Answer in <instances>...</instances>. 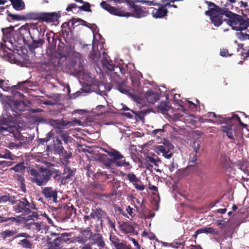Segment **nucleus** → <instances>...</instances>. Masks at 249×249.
Listing matches in <instances>:
<instances>
[{"instance_id":"6e6d98bb","label":"nucleus","mask_w":249,"mask_h":249,"mask_svg":"<svg viewBox=\"0 0 249 249\" xmlns=\"http://www.w3.org/2000/svg\"><path fill=\"white\" fill-rule=\"evenodd\" d=\"M134 113L137 118H138L140 120H143L144 119V113L142 111L135 112L132 111Z\"/></svg>"},{"instance_id":"4d7b16f0","label":"nucleus","mask_w":249,"mask_h":249,"mask_svg":"<svg viewBox=\"0 0 249 249\" xmlns=\"http://www.w3.org/2000/svg\"><path fill=\"white\" fill-rule=\"evenodd\" d=\"M49 123L51 125L59 126L60 120L51 119L49 120Z\"/></svg>"},{"instance_id":"c03bdc74","label":"nucleus","mask_w":249,"mask_h":249,"mask_svg":"<svg viewBox=\"0 0 249 249\" xmlns=\"http://www.w3.org/2000/svg\"><path fill=\"white\" fill-rule=\"evenodd\" d=\"M70 21L68 22H64L61 25L62 30L63 33L66 32L68 33L69 32H71V29L70 27Z\"/></svg>"},{"instance_id":"a878e982","label":"nucleus","mask_w":249,"mask_h":249,"mask_svg":"<svg viewBox=\"0 0 249 249\" xmlns=\"http://www.w3.org/2000/svg\"><path fill=\"white\" fill-rule=\"evenodd\" d=\"M105 215L106 213L100 208L92 209L90 213L91 218L94 219L96 218L98 220H101Z\"/></svg>"},{"instance_id":"2eb2a0df","label":"nucleus","mask_w":249,"mask_h":249,"mask_svg":"<svg viewBox=\"0 0 249 249\" xmlns=\"http://www.w3.org/2000/svg\"><path fill=\"white\" fill-rule=\"evenodd\" d=\"M45 31V26H37L36 24L32 25L30 31L31 39L43 37Z\"/></svg>"},{"instance_id":"13d9d810","label":"nucleus","mask_w":249,"mask_h":249,"mask_svg":"<svg viewBox=\"0 0 249 249\" xmlns=\"http://www.w3.org/2000/svg\"><path fill=\"white\" fill-rule=\"evenodd\" d=\"M51 135L52 133L49 132L47 134L48 137L47 138L43 139H39L38 141L41 144H43L45 142H47L50 140V138L51 137Z\"/></svg>"},{"instance_id":"6ab92c4d","label":"nucleus","mask_w":249,"mask_h":249,"mask_svg":"<svg viewBox=\"0 0 249 249\" xmlns=\"http://www.w3.org/2000/svg\"><path fill=\"white\" fill-rule=\"evenodd\" d=\"M37 38L38 39H36V38L31 39L32 41L30 40V41L28 42V44L26 45L30 51L31 52L34 51L35 50L36 48L42 47L45 43L44 37H39Z\"/></svg>"},{"instance_id":"680f3d73","label":"nucleus","mask_w":249,"mask_h":249,"mask_svg":"<svg viewBox=\"0 0 249 249\" xmlns=\"http://www.w3.org/2000/svg\"><path fill=\"white\" fill-rule=\"evenodd\" d=\"M78 8V6L75 4V3H71L68 5L67 7L66 8V11L68 12L71 11L73 9Z\"/></svg>"},{"instance_id":"7ed1b4c3","label":"nucleus","mask_w":249,"mask_h":249,"mask_svg":"<svg viewBox=\"0 0 249 249\" xmlns=\"http://www.w3.org/2000/svg\"><path fill=\"white\" fill-rule=\"evenodd\" d=\"M2 41L1 42V58L11 63H15V57L14 54L12 44L11 37L13 35L14 27L2 28Z\"/></svg>"},{"instance_id":"bf43d9fd","label":"nucleus","mask_w":249,"mask_h":249,"mask_svg":"<svg viewBox=\"0 0 249 249\" xmlns=\"http://www.w3.org/2000/svg\"><path fill=\"white\" fill-rule=\"evenodd\" d=\"M46 36L47 37V40L49 44L50 45H52L54 40L53 37L52 36L51 34L50 33H47Z\"/></svg>"},{"instance_id":"5fc2aeb1","label":"nucleus","mask_w":249,"mask_h":249,"mask_svg":"<svg viewBox=\"0 0 249 249\" xmlns=\"http://www.w3.org/2000/svg\"><path fill=\"white\" fill-rule=\"evenodd\" d=\"M107 223H108V225H109V226L112 229H113L114 231H116L115 221L113 220H112L111 219V218L108 216L107 217Z\"/></svg>"},{"instance_id":"f3484780","label":"nucleus","mask_w":249,"mask_h":249,"mask_svg":"<svg viewBox=\"0 0 249 249\" xmlns=\"http://www.w3.org/2000/svg\"><path fill=\"white\" fill-rule=\"evenodd\" d=\"M90 241V244L97 245L99 249H104L106 247L103 237L100 233H93Z\"/></svg>"},{"instance_id":"b1692460","label":"nucleus","mask_w":249,"mask_h":249,"mask_svg":"<svg viewBox=\"0 0 249 249\" xmlns=\"http://www.w3.org/2000/svg\"><path fill=\"white\" fill-rule=\"evenodd\" d=\"M145 97L147 101L152 104H154L160 98L159 93L154 92L153 90H148L146 92Z\"/></svg>"},{"instance_id":"412c9836","label":"nucleus","mask_w":249,"mask_h":249,"mask_svg":"<svg viewBox=\"0 0 249 249\" xmlns=\"http://www.w3.org/2000/svg\"><path fill=\"white\" fill-rule=\"evenodd\" d=\"M1 13H5L7 15V20L9 21H21L23 20V15H19L11 14L8 10L4 7H1Z\"/></svg>"},{"instance_id":"9b49d317","label":"nucleus","mask_w":249,"mask_h":249,"mask_svg":"<svg viewBox=\"0 0 249 249\" xmlns=\"http://www.w3.org/2000/svg\"><path fill=\"white\" fill-rule=\"evenodd\" d=\"M122 176L126 177V179L132 183L135 189L139 191H143L145 189V186L142 183L141 181L138 178L135 174L133 173L125 174L121 173Z\"/></svg>"},{"instance_id":"e433bc0d","label":"nucleus","mask_w":249,"mask_h":249,"mask_svg":"<svg viewBox=\"0 0 249 249\" xmlns=\"http://www.w3.org/2000/svg\"><path fill=\"white\" fill-rule=\"evenodd\" d=\"M16 233L14 231L6 230L1 232V237L4 239H6L9 237L14 236Z\"/></svg>"},{"instance_id":"3c124183","label":"nucleus","mask_w":249,"mask_h":249,"mask_svg":"<svg viewBox=\"0 0 249 249\" xmlns=\"http://www.w3.org/2000/svg\"><path fill=\"white\" fill-rule=\"evenodd\" d=\"M70 22H71V26L73 29L80 25L79 18H72Z\"/></svg>"},{"instance_id":"58836bf2","label":"nucleus","mask_w":249,"mask_h":249,"mask_svg":"<svg viewBox=\"0 0 249 249\" xmlns=\"http://www.w3.org/2000/svg\"><path fill=\"white\" fill-rule=\"evenodd\" d=\"M83 5L79 6L78 8L82 11H84L86 12H91V10L90 9V4L88 2H84L82 3Z\"/></svg>"},{"instance_id":"72a5a7b5","label":"nucleus","mask_w":249,"mask_h":249,"mask_svg":"<svg viewBox=\"0 0 249 249\" xmlns=\"http://www.w3.org/2000/svg\"><path fill=\"white\" fill-rule=\"evenodd\" d=\"M109 239L114 246L117 249L123 242H120V239L115 235H110Z\"/></svg>"},{"instance_id":"6e6552de","label":"nucleus","mask_w":249,"mask_h":249,"mask_svg":"<svg viewBox=\"0 0 249 249\" xmlns=\"http://www.w3.org/2000/svg\"><path fill=\"white\" fill-rule=\"evenodd\" d=\"M17 213H22L25 214L30 213L32 210L36 209L34 203H30L25 197L22 198L14 207Z\"/></svg>"},{"instance_id":"2f4dec72","label":"nucleus","mask_w":249,"mask_h":249,"mask_svg":"<svg viewBox=\"0 0 249 249\" xmlns=\"http://www.w3.org/2000/svg\"><path fill=\"white\" fill-rule=\"evenodd\" d=\"M102 65L107 68V69L113 71L114 70V65L111 61H108L106 58H103L102 60Z\"/></svg>"},{"instance_id":"1a4fd4ad","label":"nucleus","mask_w":249,"mask_h":249,"mask_svg":"<svg viewBox=\"0 0 249 249\" xmlns=\"http://www.w3.org/2000/svg\"><path fill=\"white\" fill-rule=\"evenodd\" d=\"M61 17L60 12H42L41 21L46 23H54L57 25L59 18Z\"/></svg>"},{"instance_id":"ddd939ff","label":"nucleus","mask_w":249,"mask_h":249,"mask_svg":"<svg viewBox=\"0 0 249 249\" xmlns=\"http://www.w3.org/2000/svg\"><path fill=\"white\" fill-rule=\"evenodd\" d=\"M92 234L91 229L87 227L80 231L79 234L76 237V240L79 243L84 244L88 241L90 240Z\"/></svg>"},{"instance_id":"864d4df0","label":"nucleus","mask_w":249,"mask_h":249,"mask_svg":"<svg viewBox=\"0 0 249 249\" xmlns=\"http://www.w3.org/2000/svg\"><path fill=\"white\" fill-rule=\"evenodd\" d=\"M238 38L242 40L249 39V35L247 33H240L238 35Z\"/></svg>"},{"instance_id":"09e8293b","label":"nucleus","mask_w":249,"mask_h":249,"mask_svg":"<svg viewBox=\"0 0 249 249\" xmlns=\"http://www.w3.org/2000/svg\"><path fill=\"white\" fill-rule=\"evenodd\" d=\"M158 108L162 112H165L168 110L169 106L167 105L165 103H161L159 105Z\"/></svg>"},{"instance_id":"cd10ccee","label":"nucleus","mask_w":249,"mask_h":249,"mask_svg":"<svg viewBox=\"0 0 249 249\" xmlns=\"http://www.w3.org/2000/svg\"><path fill=\"white\" fill-rule=\"evenodd\" d=\"M53 147L54 152L59 155H60L61 153H62L63 151H64V148L62 145V141L59 138L56 139Z\"/></svg>"},{"instance_id":"4be33fe9","label":"nucleus","mask_w":249,"mask_h":249,"mask_svg":"<svg viewBox=\"0 0 249 249\" xmlns=\"http://www.w3.org/2000/svg\"><path fill=\"white\" fill-rule=\"evenodd\" d=\"M204 116L215 119V120L213 121L212 120H209V122H213L218 124L225 123L226 117H224L221 115H217L214 112H208L204 115Z\"/></svg>"},{"instance_id":"052dcab7","label":"nucleus","mask_w":249,"mask_h":249,"mask_svg":"<svg viewBox=\"0 0 249 249\" xmlns=\"http://www.w3.org/2000/svg\"><path fill=\"white\" fill-rule=\"evenodd\" d=\"M24 178H21L20 181V188L24 193H26V185Z\"/></svg>"},{"instance_id":"ea45409f","label":"nucleus","mask_w":249,"mask_h":249,"mask_svg":"<svg viewBox=\"0 0 249 249\" xmlns=\"http://www.w3.org/2000/svg\"><path fill=\"white\" fill-rule=\"evenodd\" d=\"M201 142L200 141H195L192 145L195 153L197 154L201 147Z\"/></svg>"},{"instance_id":"aec40b11","label":"nucleus","mask_w":249,"mask_h":249,"mask_svg":"<svg viewBox=\"0 0 249 249\" xmlns=\"http://www.w3.org/2000/svg\"><path fill=\"white\" fill-rule=\"evenodd\" d=\"M160 7L158 9L151 7V9H153L152 12V15L153 18H162L165 17L168 11V10L164 7L163 4L160 5Z\"/></svg>"},{"instance_id":"a211bd4d","label":"nucleus","mask_w":249,"mask_h":249,"mask_svg":"<svg viewBox=\"0 0 249 249\" xmlns=\"http://www.w3.org/2000/svg\"><path fill=\"white\" fill-rule=\"evenodd\" d=\"M13 117L10 116V117L8 118L7 121H5V118H1V134L4 131H7L9 133H13L16 129L15 127L10 125L7 124L6 123H11L12 122Z\"/></svg>"},{"instance_id":"de8ad7c7","label":"nucleus","mask_w":249,"mask_h":249,"mask_svg":"<svg viewBox=\"0 0 249 249\" xmlns=\"http://www.w3.org/2000/svg\"><path fill=\"white\" fill-rule=\"evenodd\" d=\"M196 103H194L193 102L187 100V104L190 107H192V109H196L198 107V104H199V101L197 99L196 100Z\"/></svg>"},{"instance_id":"393cba45","label":"nucleus","mask_w":249,"mask_h":249,"mask_svg":"<svg viewBox=\"0 0 249 249\" xmlns=\"http://www.w3.org/2000/svg\"><path fill=\"white\" fill-rule=\"evenodd\" d=\"M200 233H209L212 235H217L218 231L213 227H206L197 230V231H196V234L194 235V236L196 237L197 234Z\"/></svg>"},{"instance_id":"603ef678","label":"nucleus","mask_w":249,"mask_h":249,"mask_svg":"<svg viewBox=\"0 0 249 249\" xmlns=\"http://www.w3.org/2000/svg\"><path fill=\"white\" fill-rule=\"evenodd\" d=\"M147 160L148 162L155 165V166H158V165L157 164L158 161L160 162V160L159 158H158L157 160H156L154 158L150 156L147 157Z\"/></svg>"},{"instance_id":"9d476101","label":"nucleus","mask_w":249,"mask_h":249,"mask_svg":"<svg viewBox=\"0 0 249 249\" xmlns=\"http://www.w3.org/2000/svg\"><path fill=\"white\" fill-rule=\"evenodd\" d=\"M168 143L167 145L155 146V151L158 155L162 154L165 158L170 159L173 155L171 150L174 148V146L169 142Z\"/></svg>"},{"instance_id":"a18cd8bd","label":"nucleus","mask_w":249,"mask_h":249,"mask_svg":"<svg viewBox=\"0 0 249 249\" xmlns=\"http://www.w3.org/2000/svg\"><path fill=\"white\" fill-rule=\"evenodd\" d=\"M13 163V162L10 160H1V169L3 171L6 170L7 169H4V168L11 166Z\"/></svg>"},{"instance_id":"8fccbe9b","label":"nucleus","mask_w":249,"mask_h":249,"mask_svg":"<svg viewBox=\"0 0 249 249\" xmlns=\"http://www.w3.org/2000/svg\"><path fill=\"white\" fill-rule=\"evenodd\" d=\"M1 89H2L4 91H8L10 89V85L4 80L1 79Z\"/></svg>"},{"instance_id":"37998d69","label":"nucleus","mask_w":249,"mask_h":249,"mask_svg":"<svg viewBox=\"0 0 249 249\" xmlns=\"http://www.w3.org/2000/svg\"><path fill=\"white\" fill-rule=\"evenodd\" d=\"M63 158L67 160L65 162L66 163H69V161L68 160L71 157V153L70 152H67L66 150L64 149V151H63L62 153H61V154L60 155Z\"/></svg>"},{"instance_id":"f704fd0d","label":"nucleus","mask_w":249,"mask_h":249,"mask_svg":"<svg viewBox=\"0 0 249 249\" xmlns=\"http://www.w3.org/2000/svg\"><path fill=\"white\" fill-rule=\"evenodd\" d=\"M197 161V156L196 153H191L190 155L189 163L190 166H194Z\"/></svg>"},{"instance_id":"dca6fc26","label":"nucleus","mask_w":249,"mask_h":249,"mask_svg":"<svg viewBox=\"0 0 249 249\" xmlns=\"http://www.w3.org/2000/svg\"><path fill=\"white\" fill-rule=\"evenodd\" d=\"M100 5L103 9L107 11L109 13L112 15L122 17L123 15L122 13H124L123 9L122 8L113 7L105 1H102L101 2Z\"/></svg>"},{"instance_id":"a19ab883","label":"nucleus","mask_w":249,"mask_h":249,"mask_svg":"<svg viewBox=\"0 0 249 249\" xmlns=\"http://www.w3.org/2000/svg\"><path fill=\"white\" fill-rule=\"evenodd\" d=\"M242 51L241 53V56L244 60L247 59L249 57V46H246L245 48H241Z\"/></svg>"},{"instance_id":"c9c22d12","label":"nucleus","mask_w":249,"mask_h":249,"mask_svg":"<svg viewBox=\"0 0 249 249\" xmlns=\"http://www.w3.org/2000/svg\"><path fill=\"white\" fill-rule=\"evenodd\" d=\"M9 202L12 204H14L16 201L15 200V197L10 196H1V203Z\"/></svg>"},{"instance_id":"423d86ee","label":"nucleus","mask_w":249,"mask_h":249,"mask_svg":"<svg viewBox=\"0 0 249 249\" xmlns=\"http://www.w3.org/2000/svg\"><path fill=\"white\" fill-rule=\"evenodd\" d=\"M238 123L243 128H247V124H244L240 118L236 114H232L230 117H226L225 124V125L222 126L221 130L223 133H225L228 138L231 140V142H235V138L233 135V132L235 133V129L236 126V123Z\"/></svg>"},{"instance_id":"49530a36","label":"nucleus","mask_w":249,"mask_h":249,"mask_svg":"<svg viewBox=\"0 0 249 249\" xmlns=\"http://www.w3.org/2000/svg\"><path fill=\"white\" fill-rule=\"evenodd\" d=\"M240 3H241L240 7H243L245 8L244 12H246L247 14L249 15V1L244 2L240 1Z\"/></svg>"},{"instance_id":"f8f14e48","label":"nucleus","mask_w":249,"mask_h":249,"mask_svg":"<svg viewBox=\"0 0 249 249\" xmlns=\"http://www.w3.org/2000/svg\"><path fill=\"white\" fill-rule=\"evenodd\" d=\"M41 194L45 198L53 202L57 201V191L52 187H44L41 191Z\"/></svg>"},{"instance_id":"4c0bfd02","label":"nucleus","mask_w":249,"mask_h":249,"mask_svg":"<svg viewBox=\"0 0 249 249\" xmlns=\"http://www.w3.org/2000/svg\"><path fill=\"white\" fill-rule=\"evenodd\" d=\"M59 139L63 140L66 144H68L71 141V137L67 133L62 132L59 135Z\"/></svg>"},{"instance_id":"774afa93","label":"nucleus","mask_w":249,"mask_h":249,"mask_svg":"<svg viewBox=\"0 0 249 249\" xmlns=\"http://www.w3.org/2000/svg\"><path fill=\"white\" fill-rule=\"evenodd\" d=\"M131 241H132L134 246L136 247V249H141L140 245L134 238H132Z\"/></svg>"},{"instance_id":"338daca9","label":"nucleus","mask_w":249,"mask_h":249,"mask_svg":"<svg viewBox=\"0 0 249 249\" xmlns=\"http://www.w3.org/2000/svg\"><path fill=\"white\" fill-rule=\"evenodd\" d=\"M164 7L166 8V7H174L175 8H177V6L175 4H171L170 2H165L164 3H163Z\"/></svg>"},{"instance_id":"5701e85b","label":"nucleus","mask_w":249,"mask_h":249,"mask_svg":"<svg viewBox=\"0 0 249 249\" xmlns=\"http://www.w3.org/2000/svg\"><path fill=\"white\" fill-rule=\"evenodd\" d=\"M42 12H29L23 15V20H36L41 21Z\"/></svg>"},{"instance_id":"c85d7f7f","label":"nucleus","mask_w":249,"mask_h":249,"mask_svg":"<svg viewBox=\"0 0 249 249\" xmlns=\"http://www.w3.org/2000/svg\"><path fill=\"white\" fill-rule=\"evenodd\" d=\"M26 226L27 228L29 230H32L37 231H38L41 230L40 224L38 223L34 222V220L33 221H31L30 222L27 223Z\"/></svg>"},{"instance_id":"79ce46f5","label":"nucleus","mask_w":249,"mask_h":249,"mask_svg":"<svg viewBox=\"0 0 249 249\" xmlns=\"http://www.w3.org/2000/svg\"><path fill=\"white\" fill-rule=\"evenodd\" d=\"M17 220L16 218L10 217H5L1 216V223L8 222L7 225H10L12 223L17 222Z\"/></svg>"},{"instance_id":"7c9ffc66","label":"nucleus","mask_w":249,"mask_h":249,"mask_svg":"<svg viewBox=\"0 0 249 249\" xmlns=\"http://www.w3.org/2000/svg\"><path fill=\"white\" fill-rule=\"evenodd\" d=\"M117 89L122 93H126L128 89L126 88L125 83L124 82H117L115 83Z\"/></svg>"},{"instance_id":"c756f323","label":"nucleus","mask_w":249,"mask_h":249,"mask_svg":"<svg viewBox=\"0 0 249 249\" xmlns=\"http://www.w3.org/2000/svg\"><path fill=\"white\" fill-rule=\"evenodd\" d=\"M15 156L12 155L11 152L6 149H2L1 150V158L8 159L10 160H14Z\"/></svg>"},{"instance_id":"20e7f679","label":"nucleus","mask_w":249,"mask_h":249,"mask_svg":"<svg viewBox=\"0 0 249 249\" xmlns=\"http://www.w3.org/2000/svg\"><path fill=\"white\" fill-rule=\"evenodd\" d=\"M103 151L106 152L111 159L107 158V160L104 161V164L107 169H111V165L113 163L115 164L118 167L124 166L126 169H130L132 166L129 162H126L124 156L121 153L114 149L107 150L104 149Z\"/></svg>"},{"instance_id":"f257e3e1","label":"nucleus","mask_w":249,"mask_h":249,"mask_svg":"<svg viewBox=\"0 0 249 249\" xmlns=\"http://www.w3.org/2000/svg\"><path fill=\"white\" fill-rule=\"evenodd\" d=\"M76 173V169H71L65 166L62 173L55 168L54 165L47 162L46 167L41 166L38 170L31 169L30 174L32 177L31 181L38 186H45L51 180L52 178L61 184L65 185L72 180Z\"/></svg>"},{"instance_id":"0eeeda50","label":"nucleus","mask_w":249,"mask_h":249,"mask_svg":"<svg viewBox=\"0 0 249 249\" xmlns=\"http://www.w3.org/2000/svg\"><path fill=\"white\" fill-rule=\"evenodd\" d=\"M127 3L129 6V12L123 10V15L122 17H133L136 18H142L149 15V12L146 8L140 5H136L133 1H128Z\"/></svg>"},{"instance_id":"0e129e2a","label":"nucleus","mask_w":249,"mask_h":249,"mask_svg":"<svg viewBox=\"0 0 249 249\" xmlns=\"http://www.w3.org/2000/svg\"><path fill=\"white\" fill-rule=\"evenodd\" d=\"M220 55L222 56L227 57L228 56H231V55L230 54L228 53V50L227 49H223L220 51Z\"/></svg>"},{"instance_id":"39448f33","label":"nucleus","mask_w":249,"mask_h":249,"mask_svg":"<svg viewBox=\"0 0 249 249\" xmlns=\"http://www.w3.org/2000/svg\"><path fill=\"white\" fill-rule=\"evenodd\" d=\"M238 123L243 128H247V124H244L240 118L236 114H232L230 117H226L225 124V125L222 126L221 130L223 133H225L228 138L231 140V142H235V138L233 135V132L235 133V129L236 126V123Z\"/></svg>"},{"instance_id":"473e14b6","label":"nucleus","mask_w":249,"mask_h":249,"mask_svg":"<svg viewBox=\"0 0 249 249\" xmlns=\"http://www.w3.org/2000/svg\"><path fill=\"white\" fill-rule=\"evenodd\" d=\"M19 244L22 247L26 249H31L33 246V243L27 239L20 240Z\"/></svg>"},{"instance_id":"4468645a","label":"nucleus","mask_w":249,"mask_h":249,"mask_svg":"<svg viewBox=\"0 0 249 249\" xmlns=\"http://www.w3.org/2000/svg\"><path fill=\"white\" fill-rule=\"evenodd\" d=\"M29 26L27 24L22 26L18 30V36L22 39L25 45L28 44L30 40L31 34L30 30L28 28Z\"/></svg>"},{"instance_id":"69168bd1","label":"nucleus","mask_w":249,"mask_h":249,"mask_svg":"<svg viewBox=\"0 0 249 249\" xmlns=\"http://www.w3.org/2000/svg\"><path fill=\"white\" fill-rule=\"evenodd\" d=\"M133 209L131 208L130 206H128L126 209V211L127 213L131 216V217H133Z\"/></svg>"},{"instance_id":"bb28decb","label":"nucleus","mask_w":249,"mask_h":249,"mask_svg":"<svg viewBox=\"0 0 249 249\" xmlns=\"http://www.w3.org/2000/svg\"><path fill=\"white\" fill-rule=\"evenodd\" d=\"M13 8L18 11L22 10L25 8V3L22 0H10Z\"/></svg>"},{"instance_id":"e2e57ef3","label":"nucleus","mask_w":249,"mask_h":249,"mask_svg":"<svg viewBox=\"0 0 249 249\" xmlns=\"http://www.w3.org/2000/svg\"><path fill=\"white\" fill-rule=\"evenodd\" d=\"M141 2H142V3H145L148 5H154V6H155V5H160V4L155 3V2H154L153 1L141 0Z\"/></svg>"},{"instance_id":"f03ea898","label":"nucleus","mask_w":249,"mask_h":249,"mask_svg":"<svg viewBox=\"0 0 249 249\" xmlns=\"http://www.w3.org/2000/svg\"><path fill=\"white\" fill-rule=\"evenodd\" d=\"M209 7L205 14L210 17L211 22L216 27H219L226 21L233 30L242 31L247 27V22L242 16L230 11V4H225V7L221 8L212 2L206 1Z\"/></svg>"}]
</instances>
